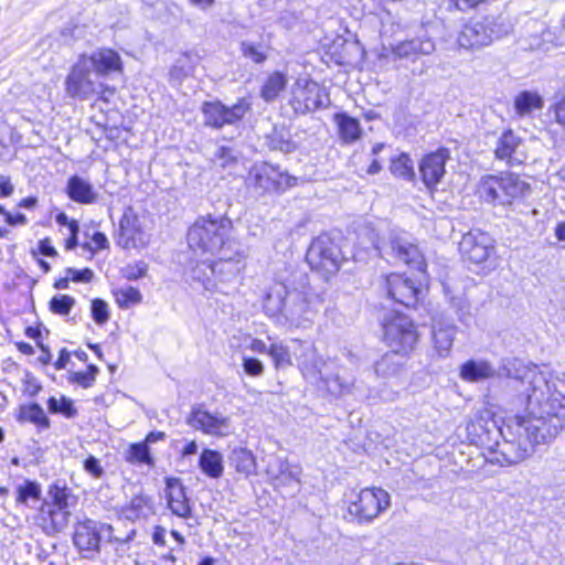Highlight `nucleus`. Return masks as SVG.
Returning a JSON list of instances; mask_svg holds the SVG:
<instances>
[{"label": "nucleus", "instance_id": "1", "mask_svg": "<svg viewBox=\"0 0 565 565\" xmlns=\"http://www.w3.org/2000/svg\"><path fill=\"white\" fill-rule=\"evenodd\" d=\"M501 370L524 386L521 396L526 402L525 412L540 418L544 426L559 419L558 435L565 426V374H547L516 358L505 360Z\"/></svg>", "mask_w": 565, "mask_h": 565}, {"label": "nucleus", "instance_id": "2", "mask_svg": "<svg viewBox=\"0 0 565 565\" xmlns=\"http://www.w3.org/2000/svg\"><path fill=\"white\" fill-rule=\"evenodd\" d=\"M322 303V297L312 291L308 275L295 270L285 280L276 281L269 287L263 308L278 324L290 329H308Z\"/></svg>", "mask_w": 565, "mask_h": 565}, {"label": "nucleus", "instance_id": "3", "mask_svg": "<svg viewBox=\"0 0 565 565\" xmlns=\"http://www.w3.org/2000/svg\"><path fill=\"white\" fill-rule=\"evenodd\" d=\"M559 419L544 426V423L527 412L509 417L499 429L501 441L489 446L487 460L501 467L522 462L534 451L535 446L548 444L557 436Z\"/></svg>", "mask_w": 565, "mask_h": 565}, {"label": "nucleus", "instance_id": "4", "mask_svg": "<svg viewBox=\"0 0 565 565\" xmlns=\"http://www.w3.org/2000/svg\"><path fill=\"white\" fill-rule=\"evenodd\" d=\"M406 264L413 271L391 273V300L406 308H414L419 300L423 282L426 280V262L413 239L404 234L391 237V256Z\"/></svg>", "mask_w": 565, "mask_h": 565}, {"label": "nucleus", "instance_id": "5", "mask_svg": "<svg viewBox=\"0 0 565 565\" xmlns=\"http://www.w3.org/2000/svg\"><path fill=\"white\" fill-rule=\"evenodd\" d=\"M232 221L224 216L199 217L188 232L189 246L194 250L215 254L232 248Z\"/></svg>", "mask_w": 565, "mask_h": 565}, {"label": "nucleus", "instance_id": "6", "mask_svg": "<svg viewBox=\"0 0 565 565\" xmlns=\"http://www.w3.org/2000/svg\"><path fill=\"white\" fill-rule=\"evenodd\" d=\"M531 193V185L513 173L483 175L477 184L478 196L493 205H510Z\"/></svg>", "mask_w": 565, "mask_h": 565}, {"label": "nucleus", "instance_id": "7", "mask_svg": "<svg viewBox=\"0 0 565 565\" xmlns=\"http://www.w3.org/2000/svg\"><path fill=\"white\" fill-rule=\"evenodd\" d=\"M510 33V26L501 17L484 15L470 19L458 34V44L467 50H478Z\"/></svg>", "mask_w": 565, "mask_h": 565}, {"label": "nucleus", "instance_id": "8", "mask_svg": "<svg viewBox=\"0 0 565 565\" xmlns=\"http://www.w3.org/2000/svg\"><path fill=\"white\" fill-rule=\"evenodd\" d=\"M104 531L107 532V540L109 542H118L120 544L128 543L135 535V531H131L125 537L115 536L111 525L85 518L83 521L76 522L73 534V543L83 554V557L92 559L99 553Z\"/></svg>", "mask_w": 565, "mask_h": 565}, {"label": "nucleus", "instance_id": "9", "mask_svg": "<svg viewBox=\"0 0 565 565\" xmlns=\"http://www.w3.org/2000/svg\"><path fill=\"white\" fill-rule=\"evenodd\" d=\"M459 252L466 262L482 266L480 270L483 273L495 269L494 239L481 230H471L463 234L459 243Z\"/></svg>", "mask_w": 565, "mask_h": 565}, {"label": "nucleus", "instance_id": "10", "mask_svg": "<svg viewBox=\"0 0 565 565\" xmlns=\"http://www.w3.org/2000/svg\"><path fill=\"white\" fill-rule=\"evenodd\" d=\"M246 182L248 188L264 195L285 192L297 184V178L281 171L278 167L262 162L250 168Z\"/></svg>", "mask_w": 565, "mask_h": 565}, {"label": "nucleus", "instance_id": "11", "mask_svg": "<svg viewBox=\"0 0 565 565\" xmlns=\"http://www.w3.org/2000/svg\"><path fill=\"white\" fill-rule=\"evenodd\" d=\"M223 255L215 262H202L193 268V279L202 282L205 290H214L216 282L210 277L202 278L200 271L209 270L212 276H215L216 281L225 282L234 279L242 270L239 263L246 257L244 249H236L235 254H230V249L222 250Z\"/></svg>", "mask_w": 565, "mask_h": 565}, {"label": "nucleus", "instance_id": "12", "mask_svg": "<svg viewBox=\"0 0 565 565\" xmlns=\"http://www.w3.org/2000/svg\"><path fill=\"white\" fill-rule=\"evenodd\" d=\"M109 90L94 72L78 57L65 78V93L71 98L88 100Z\"/></svg>", "mask_w": 565, "mask_h": 565}, {"label": "nucleus", "instance_id": "13", "mask_svg": "<svg viewBox=\"0 0 565 565\" xmlns=\"http://www.w3.org/2000/svg\"><path fill=\"white\" fill-rule=\"evenodd\" d=\"M306 259L313 270L328 278L340 269L343 256L341 249L330 236L323 234L312 241Z\"/></svg>", "mask_w": 565, "mask_h": 565}, {"label": "nucleus", "instance_id": "14", "mask_svg": "<svg viewBox=\"0 0 565 565\" xmlns=\"http://www.w3.org/2000/svg\"><path fill=\"white\" fill-rule=\"evenodd\" d=\"M329 97L324 89L308 78H298L290 90L289 105L296 114L305 115L319 108L327 107Z\"/></svg>", "mask_w": 565, "mask_h": 565}, {"label": "nucleus", "instance_id": "15", "mask_svg": "<svg viewBox=\"0 0 565 565\" xmlns=\"http://www.w3.org/2000/svg\"><path fill=\"white\" fill-rule=\"evenodd\" d=\"M186 424L195 430L213 437H226L233 431L232 419L221 412H211L203 405H194Z\"/></svg>", "mask_w": 565, "mask_h": 565}, {"label": "nucleus", "instance_id": "16", "mask_svg": "<svg viewBox=\"0 0 565 565\" xmlns=\"http://www.w3.org/2000/svg\"><path fill=\"white\" fill-rule=\"evenodd\" d=\"M388 504L387 493L381 488H365L350 502L348 512L358 521H370Z\"/></svg>", "mask_w": 565, "mask_h": 565}, {"label": "nucleus", "instance_id": "17", "mask_svg": "<svg viewBox=\"0 0 565 565\" xmlns=\"http://www.w3.org/2000/svg\"><path fill=\"white\" fill-rule=\"evenodd\" d=\"M250 109V103L241 98L232 107H226L221 102H205L202 106L204 122L214 128L233 125L241 120Z\"/></svg>", "mask_w": 565, "mask_h": 565}, {"label": "nucleus", "instance_id": "18", "mask_svg": "<svg viewBox=\"0 0 565 565\" xmlns=\"http://www.w3.org/2000/svg\"><path fill=\"white\" fill-rule=\"evenodd\" d=\"M418 341L417 328L407 316H391V353L405 356Z\"/></svg>", "mask_w": 565, "mask_h": 565}, {"label": "nucleus", "instance_id": "19", "mask_svg": "<svg viewBox=\"0 0 565 565\" xmlns=\"http://www.w3.org/2000/svg\"><path fill=\"white\" fill-rule=\"evenodd\" d=\"M117 244L122 248H138L147 244L142 222L130 206L125 209L119 221Z\"/></svg>", "mask_w": 565, "mask_h": 565}, {"label": "nucleus", "instance_id": "20", "mask_svg": "<svg viewBox=\"0 0 565 565\" xmlns=\"http://www.w3.org/2000/svg\"><path fill=\"white\" fill-rule=\"evenodd\" d=\"M299 343L302 351L298 356V364L303 376L311 382L321 381L329 384L332 375L327 371V369L331 362L323 360V358L317 353L313 345L306 344L300 341Z\"/></svg>", "mask_w": 565, "mask_h": 565}, {"label": "nucleus", "instance_id": "21", "mask_svg": "<svg viewBox=\"0 0 565 565\" xmlns=\"http://www.w3.org/2000/svg\"><path fill=\"white\" fill-rule=\"evenodd\" d=\"M79 57L94 72L96 78H106L114 73L122 72L121 57L111 49L102 47Z\"/></svg>", "mask_w": 565, "mask_h": 565}, {"label": "nucleus", "instance_id": "22", "mask_svg": "<svg viewBox=\"0 0 565 565\" xmlns=\"http://www.w3.org/2000/svg\"><path fill=\"white\" fill-rule=\"evenodd\" d=\"M49 495L52 499V507L49 509V518L52 524V527L61 532L63 531L70 522V493L66 488H61L57 486L50 487Z\"/></svg>", "mask_w": 565, "mask_h": 565}, {"label": "nucleus", "instance_id": "23", "mask_svg": "<svg viewBox=\"0 0 565 565\" xmlns=\"http://www.w3.org/2000/svg\"><path fill=\"white\" fill-rule=\"evenodd\" d=\"M164 491L170 511L179 518L189 519L192 510L181 479L174 477L166 478Z\"/></svg>", "mask_w": 565, "mask_h": 565}, {"label": "nucleus", "instance_id": "24", "mask_svg": "<svg viewBox=\"0 0 565 565\" xmlns=\"http://www.w3.org/2000/svg\"><path fill=\"white\" fill-rule=\"evenodd\" d=\"M456 333L454 324L438 322L433 326V349L429 354L431 360L447 359L450 355Z\"/></svg>", "mask_w": 565, "mask_h": 565}, {"label": "nucleus", "instance_id": "25", "mask_svg": "<svg viewBox=\"0 0 565 565\" xmlns=\"http://www.w3.org/2000/svg\"><path fill=\"white\" fill-rule=\"evenodd\" d=\"M449 158L448 149H439L436 152L427 154L420 163L419 171L423 182L431 188L440 182L445 173V163Z\"/></svg>", "mask_w": 565, "mask_h": 565}, {"label": "nucleus", "instance_id": "26", "mask_svg": "<svg viewBox=\"0 0 565 565\" xmlns=\"http://www.w3.org/2000/svg\"><path fill=\"white\" fill-rule=\"evenodd\" d=\"M510 359L511 358L503 359L501 364H503L505 360ZM501 367L502 365H500V367L497 371L495 367L486 360H469L461 365L460 377L467 382H480L483 380L491 379L495 375L507 376L502 372Z\"/></svg>", "mask_w": 565, "mask_h": 565}, {"label": "nucleus", "instance_id": "27", "mask_svg": "<svg viewBox=\"0 0 565 565\" xmlns=\"http://www.w3.org/2000/svg\"><path fill=\"white\" fill-rule=\"evenodd\" d=\"M435 51V43L429 38H417L399 43L396 47L391 49V58L406 57L415 58L418 55H428Z\"/></svg>", "mask_w": 565, "mask_h": 565}, {"label": "nucleus", "instance_id": "28", "mask_svg": "<svg viewBox=\"0 0 565 565\" xmlns=\"http://www.w3.org/2000/svg\"><path fill=\"white\" fill-rule=\"evenodd\" d=\"M301 468L291 465L287 460H280L278 463V473L273 475V482L276 488H289L290 494L297 492L300 488Z\"/></svg>", "mask_w": 565, "mask_h": 565}, {"label": "nucleus", "instance_id": "29", "mask_svg": "<svg viewBox=\"0 0 565 565\" xmlns=\"http://www.w3.org/2000/svg\"><path fill=\"white\" fill-rule=\"evenodd\" d=\"M66 193L72 201L81 204H92L97 200L93 185L78 175L68 179Z\"/></svg>", "mask_w": 565, "mask_h": 565}, {"label": "nucleus", "instance_id": "30", "mask_svg": "<svg viewBox=\"0 0 565 565\" xmlns=\"http://www.w3.org/2000/svg\"><path fill=\"white\" fill-rule=\"evenodd\" d=\"M199 466L204 475L213 479L222 477L224 471L222 455L212 449H204L201 452Z\"/></svg>", "mask_w": 565, "mask_h": 565}, {"label": "nucleus", "instance_id": "31", "mask_svg": "<svg viewBox=\"0 0 565 565\" xmlns=\"http://www.w3.org/2000/svg\"><path fill=\"white\" fill-rule=\"evenodd\" d=\"M334 120L339 127L340 138L352 143L360 139L362 129L358 119L342 113L334 116Z\"/></svg>", "mask_w": 565, "mask_h": 565}, {"label": "nucleus", "instance_id": "32", "mask_svg": "<svg viewBox=\"0 0 565 565\" xmlns=\"http://www.w3.org/2000/svg\"><path fill=\"white\" fill-rule=\"evenodd\" d=\"M520 143L521 139L512 130H505L497 140L495 158L511 162Z\"/></svg>", "mask_w": 565, "mask_h": 565}, {"label": "nucleus", "instance_id": "33", "mask_svg": "<svg viewBox=\"0 0 565 565\" xmlns=\"http://www.w3.org/2000/svg\"><path fill=\"white\" fill-rule=\"evenodd\" d=\"M543 107V99L537 93L521 92L514 99L515 113L523 117Z\"/></svg>", "mask_w": 565, "mask_h": 565}, {"label": "nucleus", "instance_id": "34", "mask_svg": "<svg viewBox=\"0 0 565 565\" xmlns=\"http://www.w3.org/2000/svg\"><path fill=\"white\" fill-rule=\"evenodd\" d=\"M287 85V78L281 72H274L265 81L260 89V97L267 102H274L280 92L285 89Z\"/></svg>", "mask_w": 565, "mask_h": 565}, {"label": "nucleus", "instance_id": "35", "mask_svg": "<svg viewBox=\"0 0 565 565\" xmlns=\"http://www.w3.org/2000/svg\"><path fill=\"white\" fill-rule=\"evenodd\" d=\"M231 462L237 472L246 476L254 473L256 470V461L253 452L246 448L234 449L231 455Z\"/></svg>", "mask_w": 565, "mask_h": 565}, {"label": "nucleus", "instance_id": "36", "mask_svg": "<svg viewBox=\"0 0 565 565\" xmlns=\"http://www.w3.org/2000/svg\"><path fill=\"white\" fill-rule=\"evenodd\" d=\"M19 419L28 420L42 428L50 427V420L45 415L44 409L36 403L21 406Z\"/></svg>", "mask_w": 565, "mask_h": 565}, {"label": "nucleus", "instance_id": "37", "mask_svg": "<svg viewBox=\"0 0 565 565\" xmlns=\"http://www.w3.org/2000/svg\"><path fill=\"white\" fill-rule=\"evenodd\" d=\"M391 173L407 181L415 178L414 162L408 154L402 153L391 160Z\"/></svg>", "mask_w": 565, "mask_h": 565}, {"label": "nucleus", "instance_id": "38", "mask_svg": "<svg viewBox=\"0 0 565 565\" xmlns=\"http://www.w3.org/2000/svg\"><path fill=\"white\" fill-rule=\"evenodd\" d=\"M126 459L130 463H153L149 447L145 441L130 445L126 452Z\"/></svg>", "mask_w": 565, "mask_h": 565}, {"label": "nucleus", "instance_id": "39", "mask_svg": "<svg viewBox=\"0 0 565 565\" xmlns=\"http://www.w3.org/2000/svg\"><path fill=\"white\" fill-rule=\"evenodd\" d=\"M268 355L271 358L276 369H286L291 365L289 349L281 342L271 343L268 349Z\"/></svg>", "mask_w": 565, "mask_h": 565}, {"label": "nucleus", "instance_id": "40", "mask_svg": "<svg viewBox=\"0 0 565 565\" xmlns=\"http://www.w3.org/2000/svg\"><path fill=\"white\" fill-rule=\"evenodd\" d=\"M41 498V487L35 481L25 480L17 487V502L28 504L29 500L38 501Z\"/></svg>", "mask_w": 565, "mask_h": 565}, {"label": "nucleus", "instance_id": "41", "mask_svg": "<svg viewBox=\"0 0 565 565\" xmlns=\"http://www.w3.org/2000/svg\"><path fill=\"white\" fill-rule=\"evenodd\" d=\"M115 296L116 302L121 308H128L130 306L138 305L142 300L140 291L132 286H126L118 289L115 292Z\"/></svg>", "mask_w": 565, "mask_h": 565}, {"label": "nucleus", "instance_id": "42", "mask_svg": "<svg viewBox=\"0 0 565 565\" xmlns=\"http://www.w3.org/2000/svg\"><path fill=\"white\" fill-rule=\"evenodd\" d=\"M75 305V299L68 295L54 296L50 301V310L56 315H68Z\"/></svg>", "mask_w": 565, "mask_h": 565}, {"label": "nucleus", "instance_id": "43", "mask_svg": "<svg viewBox=\"0 0 565 565\" xmlns=\"http://www.w3.org/2000/svg\"><path fill=\"white\" fill-rule=\"evenodd\" d=\"M98 373V367L95 365H88L87 370L84 372H74L70 376V381L72 383H76L79 386L87 388L93 386L96 381V375Z\"/></svg>", "mask_w": 565, "mask_h": 565}, {"label": "nucleus", "instance_id": "44", "mask_svg": "<svg viewBox=\"0 0 565 565\" xmlns=\"http://www.w3.org/2000/svg\"><path fill=\"white\" fill-rule=\"evenodd\" d=\"M148 504V500L143 495H135L129 505L125 509V515L127 519L134 520L138 519L141 514H143V510Z\"/></svg>", "mask_w": 565, "mask_h": 565}, {"label": "nucleus", "instance_id": "45", "mask_svg": "<svg viewBox=\"0 0 565 565\" xmlns=\"http://www.w3.org/2000/svg\"><path fill=\"white\" fill-rule=\"evenodd\" d=\"M488 0H445L446 8L448 11H460L467 12L469 10L477 9L480 4Z\"/></svg>", "mask_w": 565, "mask_h": 565}, {"label": "nucleus", "instance_id": "46", "mask_svg": "<svg viewBox=\"0 0 565 565\" xmlns=\"http://www.w3.org/2000/svg\"><path fill=\"white\" fill-rule=\"evenodd\" d=\"M92 316L97 324H104L109 319L108 305L102 299L92 301Z\"/></svg>", "mask_w": 565, "mask_h": 565}, {"label": "nucleus", "instance_id": "47", "mask_svg": "<svg viewBox=\"0 0 565 565\" xmlns=\"http://www.w3.org/2000/svg\"><path fill=\"white\" fill-rule=\"evenodd\" d=\"M270 147L285 153H290L296 148L295 143L286 138L282 132L277 131L270 137Z\"/></svg>", "mask_w": 565, "mask_h": 565}, {"label": "nucleus", "instance_id": "48", "mask_svg": "<svg viewBox=\"0 0 565 565\" xmlns=\"http://www.w3.org/2000/svg\"><path fill=\"white\" fill-rule=\"evenodd\" d=\"M241 50L245 57L255 63H263L266 60V54L260 50L259 45L250 42H242Z\"/></svg>", "mask_w": 565, "mask_h": 565}, {"label": "nucleus", "instance_id": "49", "mask_svg": "<svg viewBox=\"0 0 565 565\" xmlns=\"http://www.w3.org/2000/svg\"><path fill=\"white\" fill-rule=\"evenodd\" d=\"M148 270V265L143 260L136 262L135 264L127 265L124 269V276L128 280H136L143 277Z\"/></svg>", "mask_w": 565, "mask_h": 565}, {"label": "nucleus", "instance_id": "50", "mask_svg": "<svg viewBox=\"0 0 565 565\" xmlns=\"http://www.w3.org/2000/svg\"><path fill=\"white\" fill-rule=\"evenodd\" d=\"M215 162L222 168H226L235 163L236 157L233 149L227 147H220L215 152Z\"/></svg>", "mask_w": 565, "mask_h": 565}, {"label": "nucleus", "instance_id": "51", "mask_svg": "<svg viewBox=\"0 0 565 565\" xmlns=\"http://www.w3.org/2000/svg\"><path fill=\"white\" fill-rule=\"evenodd\" d=\"M243 369L245 373L250 376H259L264 373L263 363L259 360L250 356L243 358Z\"/></svg>", "mask_w": 565, "mask_h": 565}, {"label": "nucleus", "instance_id": "52", "mask_svg": "<svg viewBox=\"0 0 565 565\" xmlns=\"http://www.w3.org/2000/svg\"><path fill=\"white\" fill-rule=\"evenodd\" d=\"M84 470L92 477L99 479L104 476V468L99 460L94 456H88L84 460Z\"/></svg>", "mask_w": 565, "mask_h": 565}, {"label": "nucleus", "instance_id": "53", "mask_svg": "<svg viewBox=\"0 0 565 565\" xmlns=\"http://www.w3.org/2000/svg\"><path fill=\"white\" fill-rule=\"evenodd\" d=\"M67 273L72 275V280L76 282H89L94 277V273L89 268H84L79 270L68 268Z\"/></svg>", "mask_w": 565, "mask_h": 565}, {"label": "nucleus", "instance_id": "54", "mask_svg": "<svg viewBox=\"0 0 565 565\" xmlns=\"http://www.w3.org/2000/svg\"><path fill=\"white\" fill-rule=\"evenodd\" d=\"M58 413L63 414L67 418H73L76 416L77 411L73 405V402L65 396L61 397V405L58 407Z\"/></svg>", "mask_w": 565, "mask_h": 565}, {"label": "nucleus", "instance_id": "55", "mask_svg": "<svg viewBox=\"0 0 565 565\" xmlns=\"http://www.w3.org/2000/svg\"><path fill=\"white\" fill-rule=\"evenodd\" d=\"M467 429L470 434L475 433L477 435L478 440H476V443L484 444L486 440L483 435H488V431L483 429L481 422L471 423L468 425Z\"/></svg>", "mask_w": 565, "mask_h": 565}, {"label": "nucleus", "instance_id": "56", "mask_svg": "<svg viewBox=\"0 0 565 565\" xmlns=\"http://www.w3.org/2000/svg\"><path fill=\"white\" fill-rule=\"evenodd\" d=\"M13 185L9 177H0V196L8 198L13 193Z\"/></svg>", "mask_w": 565, "mask_h": 565}, {"label": "nucleus", "instance_id": "57", "mask_svg": "<svg viewBox=\"0 0 565 565\" xmlns=\"http://www.w3.org/2000/svg\"><path fill=\"white\" fill-rule=\"evenodd\" d=\"M39 249L42 255L49 257L55 256L57 254L56 249L52 246L51 241L49 238L40 241Z\"/></svg>", "mask_w": 565, "mask_h": 565}, {"label": "nucleus", "instance_id": "58", "mask_svg": "<svg viewBox=\"0 0 565 565\" xmlns=\"http://www.w3.org/2000/svg\"><path fill=\"white\" fill-rule=\"evenodd\" d=\"M554 113L556 121L565 127V98L555 104Z\"/></svg>", "mask_w": 565, "mask_h": 565}, {"label": "nucleus", "instance_id": "59", "mask_svg": "<svg viewBox=\"0 0 565 565\" xmlns=\"http://www.w3.org/2000/svg\"><path fill=\"white\" fill-rule=\"evenodd\" d=\"M92 241L95 244L94 250L105 249L108 247V239L106 235L100 232H96L93 235Z\"/></svg>", "mask_w": 565, "mask_h": 565}, {"label": "nucleus", "instance_id": "60", "mask_svg": "<svg viewBox=\"0 0 565 565\" xmlns=\"http://www.w3.org/2000/svg\"><path fill=\"white\" fill-rule=\"evenodd\" d=\"M6 222L9 225H23L26 223V216L22 213H18L15 215L6 213Z\"/></svg>", "mask_w": 565, "mask_h": 565}, {"label": "nucleus", "instance_id": "61", "mask_svg": "<svg viewBox=\"0 0 565 565\" xmlns=\"http://www.w3.org/2000/svg\"><path fill=\"white\" fill-rule=\"evenodd\" d=\"M166 530L162 526H156L153 534H152V541L156 545L163 546L166 541Z\"/></svg>", "mask_w": 565, "mask_h": 565}, {"label": "nucleus", "instance_id": "62", "mask_svg": "<svg viewBox=\"0 0 565 565\" xmlns=\"http://www.w3.org/2000/svg\"><path fill=\"white\" fill-rule=\"evenodd\" d=\"M68 361H70V353L65 349H63V350H61L60 356H58L57 361L54 363V366L56 370L65 369Z\"/></svg>", "mask_w": 565, "mask_h": 565}, {"label": "nucleus", "instance_id": "63", "mask_svg": "<svg viewBox=\"0 0 565 565\" xmlns=\"http://www.w3.org/2000/svg\"><path fill=\"white\" fill-rule=\"evenodd\" d=\"M250 349L254 352L267 353L268 354V349L269 348L262 340L255 339V340H253V342L250 344Z\"/></svg>", "mask_w": 565, "mask_h": 565}, {"label": "nucleus", "instance_id": "64", "mask_svg": "<svg viewBox=\"0 0 565 565\" xmlns=\"http://www.w3.org/2000/svg\"><path fill=\"white\" fill-rule=\"evenodd\" d=\"M554 232L557 241L564 243L565 247V221L557 223Z\"/></svg>", "mask_w": 565, "mask_h": 565}]
</instances>
